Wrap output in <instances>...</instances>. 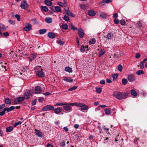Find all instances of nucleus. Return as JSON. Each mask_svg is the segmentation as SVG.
<instances>
[{"mask_svg": "<svg viewBox=\"0 0 147 147\" xmlns=\"http://www.w3.org/2000/svg\"><path fill=\"white\" fill-rule=\"evenodd\" d=\"M128 94L127 92L122 94L117 91H115L113 93V96L116 98L120 100L126 98Z\"/></svg>", "mask_w": 147, "mask_h": 147, "instance_id": "obj_1", "label": "nucleus"}, {"mask_svg": "<svg viewBox=\"0 0 147 147\" xmlns=\"http://www.w3.org/2000/svg\"><path fill=\"white\" fill-rule=\"evenodd\" d=\"M25 27L23 28V30L26 31H29L32 29V25L29 23H26L25 24Z\"/></svg>", "mask_w": 147, "mask_h": 147, "instance_id": "obj_2", "label": "nucleus"}, {"mask_svg": "<svg viewBox=\"0 0 147 147\" xmlns=\"http://www.w3.org/2000/svg\"><path fill=\"white\" fill-rule=\"evenodd\" d=\"M24 99V97H19L15 99L14 102V104H18L19 102L23 101Z\"/></svg>", "mask_w": 147, "mask_h": 147, "instance_id": "obj_3", "label": "nucleus"}, {"mask_svg": "<svg viewBox=\"0 0 147 147\" xmlns=\"http://www.w3.org/2000/svg\"><path fill=\"white\" fill-rule=\"evenodd\" d=\"M53 109H54V107L53 106L50 105H48L43 108L42 109V110L43 111H48L53 110Z\"/></svg>", "mask_w": 147, "mask_h": 147, "instance_id": "obj_4", "label": "nucleus"}, {"mask_svg": "<svg viewBox=\"0 0 147 147\" xmlns=\"http://www.w3.org/2000/svg\"><path fill=\"white\" fill-rule=\"evenodd\" d=\"M78 34L79 36L81 38L84 37V30L81 28H79L78 30Z\"/></svg>", "mask_w": 147, "mask_h": 147, "instance_id": "obj_5", "label": "nucleus"}, {"mask_svg": "<svg viewBox=\"0 0 147 147\" xmlns=\"http://www.w3.org/2000/svg\"><path fill=\"white\" fill-rule=\"evenodd\" d=\"M22 9H26L28 7V5L26 1H23L21 3L20 6Z\"/></svg>", "mask_w": 147, "mask_h": 147, "instance_id": "obj_6", "label": "nucleus"}, {"mask_svg": "<svg viewBox=\"0 0 147 147\" xmlns=\"http://www.w3.org/2000/svg\"><path fill=\"white\" fill-rule=\"evenodd\" d=\"M127 79L130 82H133L135 80V77L134 75L130 74L128 76Z\"/></svg>", "mask_w": 147, "mask_h": 147, "instance_id": "obj_7", "label": "nucleus"}, {"mask_svg": "<svg viewBox=\"0 0 147 147\" xmlns=\"http://www.w3.org/2000/svg\"><path fill=\"white\" fill-rule=\"evenodd\" d=\"M42 89L40 87L38 86L35 87V92L36 94L40 93L41 92Z\"/></svg>", "mask_w": 147, "mask_h": 147, "instance_id": "obj_8", "label": "nucleus"}, {"mask_svg": "<svg viewBox=\"0 0 147 147\" xmlns=\"http://www.w3.org/2000/svg\"><path fill=\"white\" fill-rule=\"evenodd\" d=\"M55 113L56 114H58L62 111V109L60 108V107H58L57 108L54 109H53Z\"/></svg>", "mask_w": 147, "mask_h": 147, "instance_id": "obj_9", "label": "nucleus"}, {"mask_svg": "<svg viewBox=\"0 0 147 147\" xmlns=\"http://www.w3.org/2000/svg\"><path fill=\"white\" fill-rule=\"evenodd\" d=\"M105 114L107 115H109L111 113V109L110 108H107L104 110Z\"/></svg>", "mask_w": 147, "mask_h": 147, "instance_id": "obj_10", "label": "nucleus"}, {"mask_svg": "<svg viewBox=\"0 0 147 147\" xmlns=\"http://www.w3.org/2000/svg\"><path fill=\"white\" fill-rule=\"evenodd\" d=\"M63 80L65 81L68 82L69 83L73 82V80L72 79L69 78V77H63Z\"/></svg>", "mask_w": 147, "mask_h": 147, "instance_id": "obj_11", "label": "nucleus"}, {"mask_svg": "<svg viewBox=\"0 0 147 147\" xmlns=\"http://www.w3.org/2000/svg\"><path fill=\"white\" fill-rule=\"evenodd\" d=\"M37 74L38 76L40 77H44L45 76L44 73L42 71H38Z\"/></svg>", "mask_w": 147, "mask_h": 147, "instance_id": "obj_12", "label": "nucleus"}, {"mask_svg": "<svg viewBox=\"0 0 147 147\" xmlns=\"http://www.w3.org/2000/svg\"><path fill=\"white\" fill-rule=\"evenodd\" d=\"M48 36L51 38H54L55 37V35L53 32H50L48 33Z\"/></svg>", "mask_w": 147, "mask_h": 147, "instance_id": "obj_13", "label": "nucleus"}, {"mask_svg": "<svg viewBox=\"0 0 147 147\" xmlns=\"http://www.w3.org/2000/svg\"><path fill=\"white\" fill-rule=\"evenodd\" d=\"M88 47V46L84 47V46L82 45V46L80 49V50L82 52L86 51L88 50L87 48Z\"/></svg>", "mask_w": 147, "mask_h": 147, "instance_id": "obj_14", "label": "nucleus"}, {"mask_svg": "<svg viewBox=\"0 0 147 147\" xmlns=\"http://www.w3.org/2000/svg\"><path fill=\"white\" fill-rule=\"evenodd\" d=\"M67 105V106L63 107V108L66 111H71L72 110L71 108L70 107V105Z\"/></svg>", "mask_w": 147, "mask_h": 147, "instance_id": "obj_15", "label": "nucleus"}, {"mask_svg": "<svg viewBox=\"0 0 147 147\" xmlns=\"http://www.w3.org/2000/svg\"><path fill=\"white\" fill-rule=\"evenodd\" d=\"M5 109V111H7V112H9L13 109H15V107L13 106H11L9 108H4Z\"/></svg>", "mask_w": 147, "mask_h": 147, "instance_id": "obj_16", "label": "nucleus"}, {"mask_svg": "<svg viewBox=\"0 0 147 147\" xmlns=\"http://www.w3.org/2000/svg\"><path fill=\"white\" fill-rule=\"evenodd\" d=\"M36 131V134L39 137H42V133L40 131L38 130H37L36 129H35Z\"/></svg>", "mask_w": 147, "mask_h": 147, "instance_id": "obj_17", "label": "nucleus"}, {"mask_svg": "<svg viewBox=\"0 0 147 147\" xmlns=\"http://www.w3.org/2000/svg\"><path fill=\"white\" fill-rule=\"evenodd\" d=\"M88 13L89 16H94L96 15L95 12L92 10L88 11Z\"/></svg>", "mask_w": 147, "mask_h": 147, "instance_id": "obj_18", "label": "nucleus"}, {"mask_svg": "<svg viewBox=\"0 0 147 147\" xmlns=\"http://www.w3.org/2000/svg\"><path fill=\"white\" fill-rule=\"evenodd\" d=\"M113 34L112 33H109L107 35L106 38L108 39H111L113 36Z\"/></svg>", "mask_w": 147, "mask_h": 147, "instance_id": "obj_19", "label": "nucleus"}, {"mask_svg": "<svg viewBox=\"0 0 147 147\" xmlns=\"http://www.w3.org/2000/svg\"><path fill=\"white\" fill-rule=\"evenodd\" d=\"M112 1V0H103L102 2H100L99 4H103V5H104L105 3H108L111 2Z\"/></svg>", "mask_w": 147, "mask_h": 147, "instance_id": "obj_20", "label": "nucleus"}, {"mask_svg": "<svg viewBox=\"0 0 147 147\" xmlns=\"http://www.w3.org/2000/svg\"><path fill=\"white\" fill-rule=\"evenodd\" d=\"M80 107L81 109L83 110H86L88 109V106L86 105H80Z\"/></svg>", "mask_w": 147, "mask_h": 147, "instance_id": "obj_21", "label": "nucleus"}, {"mask_svg": "<svg viewBox=\"0 0 147 147\" xmlns=\"http://www.w3.org/2000/svg\"><path fill=\"white\" fill-rule=\"evenodd\" d=\"M107 15L104 12L100 14V17L101 18H106Z\"/></svg>", "mask_w": 147, "mask_h": 147, "instance_id": "obj_22", "label": "nucleus"}, {"mask_svg": "<svg viewBox=\"0 0 147 147\" xmlns=\"http://www.w3.org/2000/svg\"><path fill=\"white\" fill-rule=\"evenodd\" d=\"M56 106H63L69 105V103L65 102L64 103L63 102H59L56 104Z\"/></svg>", "mask_w": 147, "mask_h": 147, "instance_id": "obj_23", "label": "nucleus"}, {"mask_svg": "<svg viewBox=\"0 0 147 147\" xmlns=\"http://www.w3.org/2000/svg\"><path fill=\"white\" fill-rule=\"evenodd\" d=\"M105 51L104 49H101L99 52L98 57H100L101 56L103 55L105 53Z\"/></svg>", "mask_w": 147, "mask_h": 147, "instance_id": "obj_24", "label": "nucleus"}, {"mask_svg": "<svg viewBox=\"0 0 147 147\" xmlns=\"http://www.w3.org/2000/svg\"><path fill=\"white\" fill-rule=\"evenodd\" d=\"M131 94L132 96H136L137 95V93L136 92L133 90H131Z\"/></svg>", "mask_w": 147, "mask_h": 147, "instance_id": "obj_25", "label": "nucleus"}, {"mask_svg": "<svg viewBox=\"0 0 147 147\" xmlns=\"http://www.w3.org/2000/svg\"><path fill=\"white\" fill-rule=\"evenodd\" d=\"M65 71L70 73L72 72V70L71 68L69 67H65Z\"/></svg>", "mask_w": 147, "mask_h": 147, "instance_id": "obj_26", "label": "nucleus"}, {"mask_svg": "<svg viewBox=\"0 0 147 147\" xmlns=\"http://www.w3.org/2000/svg\"><path fill=\"white\" fill-rule=\"evenodd\" d=\"M44 2L47 6H51L52 5V3L48 0H45L44 1Z\"/></svg>", "mask_w": 147, "mask_h": 147, "instance_id": "obj_27", "label": "nucleus"}, {"mask_svg": "<svg viewBox=\"0 0 147 147\" xmlns=\"http://www.w3.org/2000/svg\"><path fill=\"white\" fill-rule=\"evenodd\" d=\"M13 129V127L10 126L9 127H7L6 128V131L7 132H9L12 131Z\"/></svg>", "mask_w": 147, "mask_h": 147, "instance_id": "obj_28", "label": "nucleus"}, {"mask_svg": "<svg viewBox=\"0 0 147 147\" xmlns=\"http://www.w3.org/2000/svg\"><path fill=\"white\" fill-rule=\"evenodd\" d=\"M47 31L46 29L40 30H39V33L40 34H43L46 33Z\"/></svg>", "mask_w": 147, "mask_h": 147, "instance_id": "obj_29", "label": "nucleus"}, {"mask_svg": "<svg viewBox=\"0 0 147 147\" xmlns=\"http://www.w3.org/2000/svg\"><path fill=\"white\" fill-rule=\"evenodd\" d=\"M46 22L48 23H51L52 22V19L51 18H45Z\"/></svg>", "mask_w": 147, "mask_h": 147, "instance_id": "obj_30", "label": "nucleus"}, {"mask_svg": "<svg viewBox=\"0 0 147 147\" xmlns=\"http://www.w3.org/2000/svg\"><path fill=\"white\" fill-rule=\"evenodd\" d=\"M55 8L56 11L57 12H61V8L58 6H55Z\"/></svg>", "mask_w": 147, "mask_h": 147, "instance_id": "obj_31", "label": "nucleus"}, {"mask_svg": "<svg viewBox=\"0 0 147 147\" xmlns=\"http://www.w3.org/2000/svg\"><path fill=\"white\" fill-rule=\"evenodd\" d=\"M62 28L65 30H67L68 29V26L66 24L63 23L61 25Z\"/></svg>", "mask_w": 147, "mask_h": 147, "instance_id": "obj_32", "label": "nucleus"}, {"mask_svg": "<svg viewBox=\"0 0 147 147\" xmlns=\"http://www.w3.org/2000/svg\"><path fill=\"white\" fill-rule=\"evenodd\" d=\"M7 26L6 27L4 25L2 24H0V29H1L5 30L7 28Z\"/></svg>", "mask_w": 147, "mask_h": 147, "instance_id": "obj_33", "label": "nucleus"}, {"mask_svg": "<svg viewBox=\"0 0 147 147\" xmlns=\"http://www.w3.org/2000/svg\"><path fill=\"white\" fill-rule=\"evenodd\" d=\"M42 9L45 12H47L49 11L48 8L45 6H42Z\"/></svg>", "mask_w": 147, "mask_h": 147, "instance_id": "obj_34", "label": "nucleus"}, {"mask_svg": "<svg viewBox=\"0 0 147 147\" xmlns=\"http://www.w3.org/2000/svg\"><path fill=\"white\" fill-rule=\"evenodd\" d=\"M36 55L35 54L31 55L29 57L30 60L32 61L34 60L36 57Z\"/></svg>", "mask_w": 147, "mask_h": 147, "instance_id": "obj_35", "label": "nucleus"}, {"mask_svg": "<svg viewBox=\"0 0 147 147\" xmlns=\"http://www.w3.org/2000/svg\"><path fill=\"white\" fill-rule=\"evenodd\" d=\"M136 74L137 75H139L141 74H144V73L143 70H139L136 72Z\"/></svg>", "mask_w": 147, "mask_h": 147, "instance_id": "obj_36", "label": "nucleus"}, {"mask_svg": "<svg viewBox=\"0 0 147 147\" xmlns=\"http://www.w3.org/2000/svg\"><path fill=\"white\" fill-rule=\"evenodd\" d=\"M57 42L60 45H63L64 44V42L61 40H57Z\"/></svg>", "mask_w": 147, "mask_h": 147, "instance_id": "obj_37", "label": "nucleus"}, {"mask_svg": "<svg viewBox=\"0 0 147 147\" xmlns=\"http://www.w3.org/2000/svg\"><path fill=\"white\" fill-rule=\"evenodd\" d=\"M122 84L123 85H125L127 82V79L123 78L122 80Z\"/></svg>", "mask_w": 147, "mask_h": 147, "instance_id": "obj_38", "label": "nucleus"}, {"mask_svg": "<svg viewBox=\"0 0 147 147\" xmlns=\"http://www.w3.org/2000/svg\"><path fill=\"white\" fill-rule=\"evenodd\" d=\"M70 26L71 29H72L73 30H78V29L77 28L75 27L72 23L71 24Z\"/></svg>", "mask_w": 147, "mask_h": 147, "instance_id": "obj_39", "label": "nucleus"}, {"mask_svg": "<svg viewBox=\"0 0 147 147\" xmlns=\"http://www.w3.org/2000/svg\"><path fill=\"white\" fill-rule=\"evenodd\" d=\"M69 105H71L72 106H79L81 105V104L80 103L76 102L75 103H69Z\"/></svg>", "mask_w": 147, "mask_h": 147, "instance_id": "obj_40", "label": "nucleus"}, {"mask_svg": "<svg viewBox=\"0 0 147 147\" xmlns=\"http://www.w3.org/2000/svg\"><path fill=\"white\" fill-rule=\"evenodd\" d=\"M30 93L29 94H25L24 95V99H29L30 98Z\"/></svg>", "mask_w": 147, "mask_h": 147, "instance_id": "obj_41", "label": "nucleus"}, {"mask_svg": "<svg viewBox=\"0 0 147 147\" xmlns=\"http://www.w3.org/2000/svg\"><path fill=\"white\" fill-rule=\"evenodd\" d=\"M96 40L95 38H92L89 41L90 44H94L96 42Z\"/></svg>", "mask_w": 147, "mask_h": 147, "instance_id": "obj_42", "label": "nucleus"}, {"mask_svg": "<svg viewBox=\"0 0 147 147\" xmlns=\"http://www.w3.org/2000/svg\"><path fill=\"white\" fill-rule=\"evenodd\" d=\"M67 14V15L72 17H74L75 16V14L71 11H69V12H68Z\"/></svg>", "mask_w": 147, "mask_h": 147, "instance_id": "obj_43", "label": "nucleus"}, {"mask_svg": "<svg viewBox=\"0 0 147 147\" xmlns=\"http://www.w3.org/2000/svg\"><path fill=\"white\" fill-rule=\"evenodd\" d=\"M5 102L7 104H11V101L10 100L9 98H6L5 99Z\"/></svg>", "mask_w": 147, "mask_h": 147, "instance_id": "obj_44", "label": "nucleus"}, {"mask_svg": "<svg viewBox=\"0 0 147 147\" xmlns=\"http://www.w3.org/2000/svg\"><path fill=\"white\" fill-rule=\"evenodd\" d=\"M123 67L121 64H119L118 66V69L119 71H122Z\"/></svg>", "mask_w": 147, "mask_h": 147, "instance_id": "obj_45", "label": "nucleus"}, {"mask_svg": "<svg viewBox=\"0 0 147 147\" xmlns=\"http://www.w3.org/2000/svg\"><path fill=\"white\" fill-rule=\"evenodd\" d=\"M63 19L67 22H68L69 20V17L66 15H64L63 17Z\"/></svg>", "mask_w": 147, "mask_h": 147, "instance_id": "obj_46", "label": "nucleus"}, {"mask_svg": "<svg viewBox=\"0 0 147 147\" xmlns=\"http://www.w3.org/2000/svg\"><path fill=\"white\" fill-rule=\"evenodd\" d=\"M120 22L121 24L123 26L125 25L126 23L125 20L123 19L121 20L120 21Z\"/></svg>", "mask_w": 147, "mask_h": 147, "instance_id": "obj_47", "label": "nucleus"}, {"mask_svg": "<svg viewBox=\"0 0 147 147\" xmlns=\"http://www.w3.org/2000/svg\"><path fill=\"white\" fill-rule=\"evenodd\" d=\"M118 75L117 74H114L112 75V77L113 78V80H115L117 77Z\"/></svg>", "mask_w": 147, "mask_h": 147, "instance_id": "obj_48", "label": "nucleus"}, {"mask_svg": "<svg viewBox=\"0 0 147 147\" xmlns=\"http://www.w3.org/2000/svg\"><path fill=\"white\" fill-rule=\"evenodd\" d=\"M78 86H75L72 87L71 88H70L68 89V90L69 91H71L73 90H75L76 89V88H77Z\"/></svg>", "mask_w": 147, "mask_h": 147, "instance_id": "obj_49", "label": "nucleus"}, {"mask_svg": "<svg viewBox=\"0 0 147 147\" xmlns=\"http://www.w3.org/2000/svg\"><path fill=\"white\" fill-rule=\"evenodd\" d=\"M96 91L98 93H101L102 91L101 88H96Z\"/></svg>", "mask_w": 147, "mask_h": 147, "instance_id": "obj_50", "label": "nucleus"}, {"mask_svg": "<svg viewBox=\"0 0 147 147\" xmlns=\"http://www.w3.org/2000/svg\"><path fill=\"white\" fill-rule=\"evenodd\" d=\"M57 3L58 5L60 6L63 7L64 6V4L62 2H58Z\"/></svg>", "mask_w": 147, "mask_h": 147, "instance_id": "obj_51", "label": "nucleus"}, {"mask_svg": "<svg viewBox=\"0 0 147 147\" xmlns=\"http://www.w3.org/2000/svg\"><path fill=\"white\" fill-rule=\"evenodd\" d=\"M38 101L39 102H41L43 101H44L45 100L42 97H40L39 98Z\"/></svg>", "mask_w": 147, "mask_h": 147, "instance_id": "obj_52", "label": "nucleus"}, {"mask_svg": "<svg viewBox=\"0 0 147 147\" xmlns=\"http://www.w3.org/2000/svg\"><path fill=\"white\" fill-rule=\"evenodd\" d=\"M5 111H6L5 109L4 108L3 111L0 112V116H2L4 115L5 113Z\"/></svg>", "mask_w": 147, "mask_h": 147, "instance_id": "obj_53", "label": "nucleus"}, {"mask_svg": "<svg viewBox=\"0 0 147 147\" xmlns=\"http://www.w3.org/2000/svg\"><path fill=\"white\" fill-rule=\"evenodd\" d=\"M80 7L82 9H84L86 8V6L85 5H82L81 4L80 5Z\"/></svg>", "mask_w": 147, "mask_h": 147, "instance_id": "obj_54", "label": "nucleus"}, {"mask_svg": "<svg viewBox=\"0 0 147 147\" xmlns=\"http://www.w3.org/2000/svg\"><path fill=\"white\" fill-rule=\"evenodd\" d=\"M15 17L17 19L18 21H20V15L18 14H16L15 15Z\"/></svg>", "mask_w": 147, "mask_h": 147, "instance_id": "obj_55", "label": "nucleus"}, {"mask_svg": "<svg viewBox=\"0 0 147 147\" xmlns=\"http://www.w3.org/2000/svg\"><path fill=\"white\" fill-rule=\"evenodd\" d=\"M65 7H66V8H65L64 9L65 10V11L66 14H67L68 12H69V8L67 6H65Z\"/></svg>", "mask_w": 147, "mask_h": 147, "instance_id": "obj_56", "label": "nucleus"}, {"mask_svg": "<svg viewBox=\"0 0 147 147\" xmlns=\"http://www.w3.org/2000/svg\"><path fill=\"white\" fill-rule=\"evenodd\" d=\"M21 123V122H20V121H19L18 122H17L16 123H15L14 124V127H16L17 126L20 124Z\"/></svg>", "mask_w": 147, "mask_h": 147, "instance_id": "obj_57", "label": "nucleus"}, {"mask_svg": "<svg viewBox=\"0 0 147 147\" xmlns=\"http://www.w3.org/2000/svg\"><path fill=\"white\" fill-rule=\"evenodd\" d=\"M114 22L115 24H118L119 23V21L118 19H115L114 20Z\"/></svg>", "mask_w": 147, "mask_h": 147, "instance_id": "obj_58", "label": "nucleus"}, {"mask_svg": "<svg viewBox=\"0 0 147 147\" xmlns=\"http://www.w3.org/2000/svg\"><path fill=\"white\" fill-rule=\"evenodd\" d=\"M138 25L139 26V27H142V23L138 21L137 23Z\"/></svg>", "mask_w": 147, "mask_h": 147, "instance_id": "obj_59", "label": "nucleus"}, {"mask_svg": "<svg viewBox=\"0 0 147 147\" xmlns=\"http://www.w3.org/2000/svg\"><path fill=\"white\" fill-rule=\"evenodd\" d=\"M3 35H4L5 37H7L9 36V35L8 33L7 32H4L3 34Z\"/></svg>", "mask_w": 147, "mask_h": 147, "instance_id": "obj_60", "label": "nucleus"}, {"mask_svg": "<svg viewBox=\"0 0 147 147\" xmlns=\"http://www.w3.org/2000/svg\"><path fill=\"white\" fill-rule=\"evenodd\" d=\"M8 22L9 23L11 24H13L14 25L15 24V23L14 22L12 21L11 20H8Z\"/></svg>", "mask_w": 147, "mask_h": 147, "instance_id": "obj_61", "label": "nucleus"}, {"mask_svg": "<svg viewBox=\"0 0 147 147\" xmlns=\"http://www.w3.org/2000/svg\"><path fill=\"white\" fill-rule=\"evenodd\" d=\"M118 16V14L117 13H115L113 14V17L114 18H116Z\"/></svg>", "mask_w": 147, "mask_h": 147, "instance_id": "obj_62", "label": "nucleus"}, {"mask_svg": "<svg viewBox=\"0 0 147 147\" xmlns=\"http://www.w3.org/2000/svg\"><path fill=\"white\" fill-rule=\"evenodd\" d=\"M60 145L62 147L64 146L65 145V143L64 142H63L60 143Z\"/></svg>", "mask_w": 147, "mask_h": 147, "instance_id": "obj_63", "label": "nucleus"}, {"mask_svg": "<svg viewBox=\"0 0 147 147\" xmlns=\"http://www.w3.org/2000/svg\"><path fill=\"white\" fill-rule=\"evenodd\" d=\"M140 56V54L139 53H137L136 54V58H139Z\"/></svg>", "mask_w": 147, "mask_h": 147, "instance_id": "obj_64", "label": "nucleus"}]
</instances>
